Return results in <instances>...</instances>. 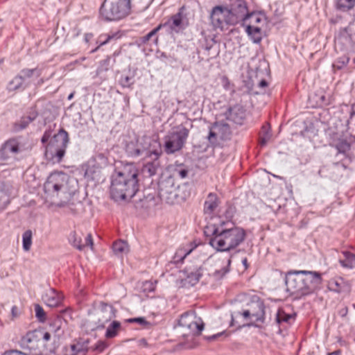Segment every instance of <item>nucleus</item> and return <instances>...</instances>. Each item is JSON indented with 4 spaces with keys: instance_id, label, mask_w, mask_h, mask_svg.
Here are the masks:
<instances>
[{
    "instance_id": "nucleus-40",
    "label": "nucleus",
    "mask_w": 355,
    "mask_h": 355,
    "mask_svg": "<svg viewBox=\"0 0 355 355\" xmlns=\"http://www.w3.org/2000/svg\"><path fill=\"white\" fill-rule=\"evenodd\" d=\"M129 322H138L140 324L145 323V319L144 318H135L128 320Z\"/></svg>"
},
{
    "instance_id": "nucleus-51",
    "label": "nucleus",
    "mask_w": 355,
    "mask_h": 355,
    "mask_svg": "<svg viewBox=\"0 0 355 355\" xmlns=\"http://www.w3.org/2000/svg\"><path fill=\"white\" fill-rule=\"evenodd\" d=\"M353 115H355V104H354V111L353 112Z\"/></svg>"
},
{
    "instance_id": "nucleus-5",
    "label": "nucleus",
    "mask_w": 355,
    "mask_h": 355,
    "mask_svg": "<svg viewBox=\"0 0 355 355\" xmlns=\"http://www.w3.org/2000/svg\"><path fill=\"white\" fill-rule=\"evenodd\" d=\"M266 17L261 12H248V3L246 10L241 19V26L254 43H260L262 40V28L266 24Z\"/></svg>"
},
{
    "instance_id": "nucleus-15",
    "label": "nucleus",
    "mask_w": 355,
    "mask_h": 355,
    "mask_svg": "<svg viewBox=\"0 0 355 355\" xmlns=\"http://www.w3.org/2000/svg\"><path fill=\"white\" fill-rule=\"evenodd\" d=\"M19 152V142L17 139L12 138L6 141L1 146L0 156L3 159H6L12 154Z\"/></svg>"
},
{
    "instance_id": "nucleus-1",
    "label": "nucleus",
    "mask_w": 355,
    "mask_h": 355,
    "mask_svg": "<svg viewBox=\"0 0 355 355\" xmlns=\"http://www.w3.org/2000/svg\"><path fill=\"white\" fill-rule=\"evenodd\" d=\"M205 234L211 236L209 244L218 251L227 252L235 249L245 239V230L230 220H221L218 223L206 227Z\"/></svg>"
},
{
    "instance_id": "nucleus-3",
    "label": "nucleus",
    "mask_w": 355,
    "mask_h": 355,
    "mask_svg": "<svg viewBox=\"0 0 355 355\" xmlns=\"http://www.w3.org/2000/svg\"><path fill=\"white\" fill-rule=\"evenodd\" d=\"M139 171L132 164H128L112 178L110 195L114 200L132 198L139 190Z\"/></svg>"
},
{
    "instance_id": "nucleus-21",
    "label": "nucleus",
    "mask_w": 355,
    "mask_h": 355,
    "mask_svg": "<svg viewBox=\"0 0 355 355\" xmlns=\"http://www.w3.org/2000/svg\"><path fill=\"white\" fill-rule=\"evenodd\" d=\"M342 257L339 259V263L343 268H354L355 267V254L348 252H342Z\"/></svg>"
},
{
    "instance_id": "nucleus-13",
    "label": "nucleus",
    "mask_w": 355,
    "mask_h": 355,
    "mask_svg": "<svg viewBox=\"0 0 355 355\" xmlns=\"http://www.w3.org/2000/svg\"><path fill=\"white\" fill-rule=\"evenodd\" d=\"M60 135H55L53 138L51 140L49 144L46 146V150L45 153V155L47 157L49 150H51L52 148H55V155L58 158V162H61L62 157L65 154V150L67 148V144L68 142V137L67 132H65V136L60 141V144H57L59 141Z\"/></svg>"
},
{
    "instance_id": "nucleus-12",
    "label": "nucleus",
    "mask_w": 355,
    "mask_h": 355,
    "mask_svg": "<svg viewBox=\"0 0 355 355\" xmlns=\"http://www.w3.org/2000/svg\"><path fill=\"white\" fill-rule=\"evenodd\" d=\"M69 242L79 250L85 248H94V241L91 234L84 235L81 232L74 231L71 232L69 237Z\"/></svg>"
},
{
    "instance_id": "nucleus-2",
    "label": "nucleus",
    "mask_w": 355,
    "mask_h": 355,
    "mask_svg": "<svg viewBox=\"0 0 355 355\" xmlns=\"http://www.w3.org/2000/svg\"><path fill=\"white\" fill-rule=\"evenodd\" d=\"M245 10V0H229V3L212 8L210 12L211 24L214 29L226 31L230 27L241 22Z\"/></svg>"
},
{
    "instance_id": "nucleus-53",
    "label": "nucleus",
    "mask_w": 355,
    "mask_h": 355,
    "mask_svg": "<svg viewBox=\"0 0 355 355\" xmlns=\"http://www.w3.org/2000/svg\"><path fill=\"white\" fill-rule=\"evenodd\" d=\"M81 355H85V354H81Z\"/></svg>"
},
{
    "instance_id": "nucleus-30",
    "label": "nucleus",
    "mask_w": 355,
    "mask_h": 355,
    "mask_svg": "<svg viewBox=\"0 0 355 355\" xmlns=\"http://www.w3.org/2000/svg\"><path fill=\"white\" fill-rule=\"evenodd\" d=\"M71 351L73 354L71 355L86 354L87 351V348L84 347L83 345L80 343L73 344L71 345Z\"/></svg>"
},
{
    "instance_id": "nucleus-4",
    "label": "nucleus",
    "mask_w": 355,
    "mask_h": 355,
    "mask_svg": "<svg viewBox=\"0 0 355 355\" xmlns=\"http://www.w3.org/2000/svg\"><path fill=\"white\" fill-rule=\"evenodd\" d=\"M322 282L321 273L309 270H291L287 272L286 278L288 291L297 297L313 293Z\"/></svg>"
},
{
    "instance_id": "nucleus-27",
    "label": "nucleus",
    "mask_w": 355,
    "mask_h": 355,
    "mask_svg": "<svg viewBox=\"0 0 355 355\" xmlns=\"http://www.w3.org/2000/svg\"><path fill=\"white\" fill-rule=\"evenodd\" d=\"M337 8L343 11H347L355 6V0H338Z\"/></svg>"
},
{
    "instance_id": "nucleus-8",
    "label": "nucleus",
    "mask_w": 355,
    "mask_h": 355,
    "mask_svg": "<svg viewBox=\"0 0 355 355\" xmlns=\"http://www.w3.org/2000/svg\"><path fill=\"white\" fill-rule=\"evenodd\" d=\"M70 180V177L67 173L54 171L49 175L45 182L44 191L46 193L53 196H58L60 193H69Z\"/></svg>"
},
{
    "instance_id": "nucleus-45",
    "label": "nucleus",
    "mask_w": 355,
    "mask_h": 355,
    "mask_svg": "<svg viewBox=\"0 0 355 355\" xmlns=\"http://www.w3.org/2000/svg\"><path fill=\"white\" fill-rule=\"evenodd\" d=\"M327 355H342V352H341V350L338 349V350H336L333 352L328 353Z\"/></svg>"
},
{
    "instance_id": "nucleus-6",
    "label": "nucleus",
    "mask_w": 355,
    "mask_h": 355,
    "mask_svg": "<svg viewBox=\"0 0 355 355\" xmlns=\"http://www.w3.org/2000/svg\"><path fill=\"white\" fill-rule=\"evenodd\" d=\"M130 11L131 0H105L100 8L101 17L107 21L121 19Z\"/></svg>"
},
{
    "instance_id": "nucleus-22",
    "label": "nucleus",
    "mask_w": 355,
    "mask_h": 355,
    "mask_svg": "<svg viewBox=\"0 0 355 355\" xmlns=\"http://www.w3.org/2000/svg\"><path fill=\"white\" fill-rule=\"evenodd\" d=\"M223 130L224 132H230V127L226 123H223L220 122H216L212 127V129L210 130L209 134V139L211 140L212 138H216L217 134Z\"/></svg>"
},
{
    "instance_id": "nucleus-46",
    "label": "nucleus",
    "mask_w": 355,
    "mask_h": 355,
    "mask_svg": "<svg viewBox=\"0 0 355 355\" xmlns=\"http://www.w3.org/2000/svg\"><path fill=\"white\" fill-rule=\"evenodd\" d=\"M242 263L243 264L245 269L248 268V261L246 257L242 259Z\"/></svg>"
},
{
    "instance_id": "nucleus-23",
    "label": "nucleus",
    "mask_w": 355,
    "mask_h": 355,
    "mask_svg": "<svg viewBox=\"0 0 355 355\" xmlns=\"http://www.w3.org/2000/svg\"><path fill=\"white\" fill-rule=\"evenodd\" d=\"M112 249L116 255H123L129 251V247L126 242L123 241H117L113 243Z\"/></svg>"
},
{
    "instance_id": "nucleus-16",
    "label": "nucleus",
    "mask_w": 355,
    "mask_h": 355,
    "mask_svg": "<svg viewBox=\"0 0 355 355\" xmlns=\"http://www.w3.org/2000/svg\"><path fill=\"white\" fill-rule=\"evenodd\" d=\"M137 144L138 146L141 148L137 150V155L141 154L144 151H146V155H148L153 148H160L159 144L148 136H143L139 138L137 141Z\"/></svg>"
},
{
    "instance_id": "nucleus-10",
    "label": "nucleus",
    "mask_w": 355,
    "mask_h": 355,
    "mask_svg": "<svg viewBox=\"0 0 355 355\" xmlns=\"http://www.w3.org/2000/svg\"><path fill=\"white\" fill-rule=\"evenodd\" d=\"M51 338V334L49 332L44 331L42 329H35L28 331L21 340L22 346L31 352H40L42 347H45L44 342H47Z\"/></svg>"
},
{
    "instance_id": "nucleus-9",
    "label": "nucleus",
    "mask_w": 355,
    "mask_h": 355,
    "mask_svg": "<svg viewBox=\"0 0 355 355\" xmlns=\"http://www.w3.org/2000/svg\"><path fill=\"white\" fill-rule=\"evenodd\" d=\"M265 306L263 302L257 299L252 300L248 305V309L242 312H237L234 316H232V320L236 318L238 316H242L243 320L249 324H254L257 326L259 324H262L265 320Z\"/></svg>"
},
{
    "instance_id": "nucleus-11",
    "label": "nucleus",
    "mask_w": 355,
    "mask_h": 355,
    "mask_svg": "<svg viewBox=\"0 0 355 355\" xmlns=\"http://www.w3.org/2000/svg\"><path fill=\"white\" fill-rule=\"evenodd\" d=\"M179 324L182 327L188 329L193 334H200L204 328L201 318L193 312L183 313L179 320Z\"/></svg>"
},
{
    "instance_id": "nucleus-42",
    "label": "nucleus",
    "mask_w": 355,
    "mask_h": 355,
    "mask_svg": "<svg viewBox=\"0 0 355 355\" xmlns=\"http://www.w3.org/2000/svg\"><path fill=\"white\" fill-rule=\"evenodd\" d=\"M179 175L182 178H184L187 175V171L186 170H181L179 172Z\"/></svg>"
},
{
    "instance_id": "nucleus-35",
    "label": "nucleus",
    "mask_w": 355,
    "mask_h": 355,
    "mask_svg": "<svg viewBox=\"0 0 355 355\" xmlns=\"http://www.w3.org/2000/svg\"><path fill=\"white\" fill-rule=\"evenodd\" d=\"M35 71V69H23L21 71V74H20L19 78L21 79H24V78H30V77H31L33 76V74Z\"/></svg>"
},
{
    "instance_id": "nucleus-38",
    "label": "nucleus",
    "mask_w": 355,
    "mask_h": 355,
    "mask_svg": "<svg viewBox=\"0 0 355 355\" xmlns=\"http://www.w3.org/2000/svg\"><path fill=\"white\" fill-rule=\"evenodd\" d=\"M2 355H27L26 354L21 352L18 350H11L8 352H6Z\"/></svg>"
},
{
    "instance_id": "nucleus-39",
    "label": "nucleus",
    "mask_w": 355,
    "mask_h": 355,
    "mask_svg": "<svg viewBox=\"0 0 355 355\" xmlns=\"http://www.w3.org/2000/svg\"><path fill=\"white\" fill-rule=\"evenodd\" d=\"M189 279H191V281H189L190 283L192 284V285L196 284L197 282H198L200 279V275L198 274L192 275L191 277H188Z\"/></svg>"
},
{
    "instance_id": "nucleus-48",
    "label": "nucleus",
    "mask_w": 355,
    "mask_h": 355,
    "mask_svg": "<svg viewBox=\"0 0 355 355\" xmlns=\"http://www.w3.org/2000/svg\"><path fill=\"white\" fill-rule=\"evenodd\" d=\"M73 96H74V92L70 94L68 96V99L69 100H71L73 98Z\"/></svg>"
},
{
    "instance_id": "nucleus-33",
    "label": "nucleus",
    "mask_w": 355,
    "mask_h": 355,
    "mask_svg": "<svg viewBox=\"0 0 355 355\" xmlns=\"http://www.w3.org/2000/svg\"><path fill=\"white\" fill-rule=\"evenodd\" d=\"M35 311L36 317L39 319V320L44 322L46 319V315L42 307L38 304H36L35 306Z\"/></svg>"
},
{
    "instance_id": "nucleus-18",
    "label": "nucleus",
    "mask_w": 355,
    "mask_h": 355,
    "mask_svg": "<svg viewBox=\"0 0 355 355\" xmlns=\"http://www.w3.org/2000/svg\"><path fill=\"white\" fill-rule=\"evenodd\" d=\"M225 114L227 120L239 124L242 123L245 116L243 107L238 105L230 107Z\"/></svg>"
},
{
    "instance_id": "nucleus-47",
    "label": "nucleus",
    "mask_w": 355,
    "mask_h": 355,
    "mask_svg": "<svg viewBox=\"0 0 355 355\" xmlns=\"http://www.w3.org/2000/svg\"><path fill=\"white\" fill-rule=\"evenodd\" d=\"M193 249V248H191V249H189V250H187V252L185 253L184 256V258L185 257H187L188 254H189L192 252Z\"/></svg>"
},
{
    "instance_id": "nucleus-36",
    "label": "nucleus",
    "mask_w": 355,
    "mask_h": 355,
    "mask_svg": "<svg viewBox=\"0 0 355 355\" xmlns=\"http://www.w3.org/2000/svg\"><path fill=\"white\" fill-rule=\"evenodd\" d=\"M270 134L268 132H266V133L260 138V142L261 145H265L270 140Z\"/></svg>"
},
{
    "instance_id": "nucleus-37",
    "label": "nucleus",
    "mask_w": 355,
    "mask_h": 355,
    "mask_svg": "<svg viewBox=\"0 0 355 355\" xmlns=\"http://www.w3.org/2000/svg\"><path fill=\"white\" fill-rule=\"evenodd\" d=\"M11 314H12V317L13 319L19 316L20 311H19V308L17 306H13L12 307V309H11Z\"/></svg>"
},
{
    "instance_id": "nucleus-20",
    "label": "nucleus",
    "mask_w": 355,
    "mask_h": 355,
    "mask_svg": "<svg viewBox=\"0 0 355 355\" xmlns=\"http://www.w3.org/2000/svg\"><path fill=\"white\" fill-rule=\"evenodd\" d=\"M44 300L49 306L55 307L61 303L62 295L55 291L52 290L45 295Z\"/></svg>"
},
{
    "instance_id": "nucleus-29",
    "label": "nucleus",
    "mask_w": 355,
    "mask_h": 355,
    "mask_svg": "<svg viewBox=\"0 0 355 355\" xmlns=\"http://www.w3.org/2000/svg\"><path fill=\"white\" fill-rule=\"evenodd\" d=\"M329 288L336 293H340L343 290V279L341 278L332 279L329 282Z\"/></svg>"
},
{
    "instance_id": "nucleus-19",
    "label": "nucleus",
    "mask_w": 355,
    "mask_h": 355,
    "mask_svg": "<svg viewBox=\"0 0 355 355\" xmlns=\"http://www.w3.org/2000/svg\"><path fill=\"white\" fill-rule=\"evenodd\" d=\"M115 312L116 310L112 306L108 305L105 303H101V309L98 313L99 322L104 324L105 323L109 322L110 320H111V319L115 317Z\"/></svg>"
},
{
    "instance_id": "nucleus-24",
    "label": "nucleus",
    "mask_w": 355,
    "mask_h": 355,
    "mask_svg": "<svg viewBox=\"0 0 355 355\" xmlns=\"http://www.w3.org/2000/svg\"><path fill=\"white\" fill-rule=\"evenodd\" d=\"M119 36L117 35V33H111V34H101L98 36L97 39L96 43L98 44V46L93 50V52L96 51L101 46L105 45L107 44L110 41H111L113 39L118 38Z\"/></svg>"
},
{
    "instance_id": "nucleus-41",
    "label": "nucleus",
    "mask_w": 355,
    "mask_h": 355,
    "mask_svg": "<svg viewBox=\"0 0 355 355\" xmlns=\"http://www.w3.org/2000/svg\"><path fill=\"white\" fill-rule=\"evenodd\" d=\"M49 137H50V133L48 132H45L44 134L42 136V142L43 144L46 143L48 141Z\"/></svg>"
},
{
    "instance_id": "nucleus-7",
    "label": "nucleus",
    "mask_w": 355,
    "mask_h": 355,
    "mask_svg": "<svg viewBox=\"0 0 355 355\" xmlns=\"http://www.w3.org/2000/svg\"><path fill=\"white\" fill-rule=\"evenodd\" d=\"M189 130L182 125L174 127L164 137V149L167 154L180 150L187 142Z\"/></svg>"
},
{
    "instance_id": "nucleus-32",
    "label": "nucleus",
    "mask_w": 355,
    "mask_h": 355,
    "mask_svg": "<svg viewBox=\"0 0 355 355\" xmlns=\"http://www.w3.org/2000/svg\"><path fill=\"white\" fill-rule=\"evenodd\" d=\"M171 21H172V25H171L172 28H174L176 27H179L182 24V14L180 12H178V14L173 15L171 17Z\"/></svg>"
},
{
    "instance_id": "nucleus-17",
    "label": "nucleus",
    "mask_w": 355,
    "mask_h": 355,
    "mask_svg": "<svg viewBox=\"0 0 355 355\" xmlns=\"http://www.w3.org/2000/svg\"><path fill=\"white\" fill-rule=\"evenodd\" d=\"M219 205L220 200L218 196L214 193H209L204 203V213L209 216L213 215L217 211Z\"/></svg>"
},
{
    "instance_id": "nucleus-34",
    "label": "nucleus",
    "mask_w": 355,
    "mask_h": 355,
    "mask_svg": "<svg viewBox=\"0 0 355 355\" xmlns=\"http://www.w3.org/2000/svg\"><path fill=\"white\" fill-rule=\"evenodd\" d=\"M35 116H25L21 118L19 121V125L20 126V129L25 128L34 119Z\"/></svg>"
},
{
    "instance_id": "nucleus-44",
    "label": "nucleus",
    "mask_w": 355,
    "mask_h": 355,
    "mask_svg": "<svg viewBox=\"0 0 355 355\" xmlns=\"http://www.w3.org/2000/svg\"><path fill=\"white\" fill-rule=\"evenodd\" d=\"M105 345L103 343H99L97 346H96V349H100L101 351L103 350L105 348Z\"/></svg>"
},
{
    "instance_id": "nucleus-28",
    "label": "nucleus",
    "mask_w": 355,
    "mask_h": 355,
    "mask_svg": "<svg viewBox=\"0 0 355 355\" xmlns=\"http://www.w3.org/2000/svg\"><path fill=\"white\" fill-rule=\"evenodd\" d=\"M32 232L28 230L24 232L23 234V249L25 251H28L31 249L32 245Z\"/></svg>"
},
{
    "instance_id": "nucleus-25",
    "label": "nucleus",
    "mask_w": 355,
    "mask_h": 355,
    "mask_svg": "<svg viewBox=\"0 0 355 355\" xmlns=\"http://www.w3.org/2000/svg\"><path fill=\"white\" fill-rule=\"evenodd\" d=\"M120 329H121V323L118 321H113L106 330V332H105L106 338H112L115 337L118 334Z\"/></svg>"
},
{
    "instance_id": "nucleus-31",
    "label": "nucleus",
    "mask_w": 355,
    "mask_h": 355,
    "mask_svg": "<svg viewBox=\"0 0 355 355\" xmlns=\"http://www.w3.org/2000/svg\"><path fill=\"white\" fill-rule=\"evenodd\" d=\"M291 318V315L286 313L282 310H279L277 314V321L278 323L282 322H288Z\"/></svg>"
},
{
    "instance_id": "nucleus-49",
    "label": "nucleus",
    "mask_w": 355,
    "mask_h": 355,
    "mask_svg": "<svg viewBox=\"0 0 355 355\" xmlns=\"http://www.w3.org/2000/svg\"><path fill=\"white\" fill-rule=\"evenodd\" d=\"M266 130V126H263L262 127V130L263 131V130Z\"/></svg>"
},
{
    "instance_id": "nucleus-26",
    "label": "nucleus",
    "mask_w": 355,
    "mask_h": 355,
    "mask_svg": "<svg viewBox=\"0 0 355 355\" xmlns=\"http://www.w3.org/2000/svg\"><path fill=\"white\" fill-rule=\"evenodd\" d=\"M162 27V25H159L157 27H156L155 28H154L153 30H152L150 33H148L147 35H146L145 36L142 37L140 40H141V42L142 44H146L148 41H150L153 37H154V42L155 43L157 42L158 41V37L157 36V32L159 31V29L161 28Z\"/></svg>"
},
{
    "instance_id": "nucleus-43",
    "label": "nucleus",
    "mask_w": 355,
    "mask_h": 355,
    "mask_svg": "<svg viewBox=\"0 0 355 355\" xmlns=\"http://www.w3.org/2000/svg\"><path fill=\"white\" fill-rule=\"evenodd\" d=\"M267 85H268V83H267L266 80H261L259 83V86L262 88L267 87Z\"/></svg>"
},
{
    "instance_id": "nucleus-14",
    "label": "nucleus",
    "mask_w": 355,
    "mask_h": 355,
    "mask_svg": "<svg viewBox=\"0 0 355 355\" xmlns=\"http://www.w3.org/2000/svg\"><path fill=\"white\" fill-rule=\"evenodd\" d=\"M162 151L159 148H153L150 153L145 156L146 164L144 166V171H147L149 176L154 175L159 166V159Z\"/></svg>"
},
{
    "instance_id": "nucleus-52",
    "label": "nucleus",
    "mask_w": 355,
    "mask_h": 355,
    "mask_svg": "<svg viewBox=\"0 0 355 355\" xmlns=\"http://www.w3.org/2000/svg\"><path fill=\"white\" fill-rule=\"evenodd\" d=\"M354 63L355 64V58L353 60Z\"/></svg>"
},
{
    "instance_id": "nucleus-50",
    "label": "nucleus",
    "mask_w": 355,
    "mask_h": 355,
    "mask_svg": "<svg viewBox=\"0 0 355 355\" xmlns=\"http://www.w3.org/2000/svg\"><path fill=\"white\" fill-rule=\"evenodd\" d=\"M227 264H228V265H230V259H227Z\"/></svg>"
}]
</instances>
